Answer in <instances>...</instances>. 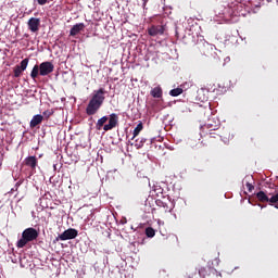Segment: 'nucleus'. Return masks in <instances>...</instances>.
Segmentation results:
<instances>
[{
  "mask_svg": "<svg viewBox=\"0 0 278 278\" xmlns=\"http://www.w3.org/2000/svg\"><path fill=\"white\" fill-rule=\"evenodd\" d=\"M108 91H105L104 88H100L98 90L93 91V94L91 99L89 100V103L86 108V114L87 116H94L99 110H101V105L105 102V94Z\"/></svg>",
  "mask_w": 278,
  "mask_h": 278,
  "instance_id": "nucleus-1",
  "label": "nucleus"
},
{
  "mask_svg": "<svg viewBox=\"0 0 278 278\" xmlns=\"http://www.w3.org/2000/svg\"><path fill=\"white\" fill-rule=\"evenodd\" d=\"M118 126V114L112 113L109 117L103 116L100 119H98L96 124V129L98 131H101L103 129L104 131H112V129L116 128Z\"/></svg>",
  "mask_w": 278,
  "mask_h": 278,
  "instance_id": "nucleus-2",
  "label": "nucleus"
},
{
  "mask_svg": "<svg viewBox=\"0 0 278 278\" xmlns=\"http://www.w3.org/2000/svg\"><path fill=\"white\" fill-rule=\"evenodd\" d=\"M55 71V65L51 63V61H45L40 65L36 64L31 72L30 77L31 79H37L38 75L41 77H47V75H51Z\"/></svg>",
  "mask_w": 278,
  "mask_h": 278,
  "instance_id": "nucleus-3",
  "label": "nucleus"
},
{
  "mask_svg": "<svg viewBox=\"0 0 278 278\" xmlns=\"http://www.w3.org/2000/svg\"><path fill=\"white\" fill-rule=\"evenodd\" d=\"M38 236H40V233L38 232V230H36V228H26L22 232V238L16 243L17 249H24L28 242H34V240H38Z\"/></svg>",
  "mask_w": 278,
  "mask_h": 278,
  "instance_id": "nucleus-4",
  "label": "nucleus"
},
{
  "mask_svg": "<svg viewBox=\"0 0 278 278\" xmlns=\"http://www.w3.org/2000/svg\"><path fill=\"white\" fill-rule=\"evenodd\" d=\"M256 199L261 203H278V193H275L273 197L268 198V194L264 191H258L256 193Z\"/></svg>",
  "mask_w": 278,
  "mask_h": 278,
  "instance_id": "nucleus-5",
  "label": "nucleus"
},
{
  "mask_svg": "<svg viewBox=\"0 0 278 278\" xmlns=\"http://www.w3.org/2000/svg\"><path fill=\"white\" fill-rule=\"evenodd\" d=\"M78 233L79 232L77 231V229L68 228L63 233L59 235V237H56V242L59 240H62V241L75 240V238L78 236Z\"/></svg>",
  "mask_w": 278,
  "mask_h": 278,
  "instance_id": "nucleus-6",
  "label": "nucleus"
},
{
  "mask_svg": "<svg viewBox=\"0 0 278 278\" xmlns=\"http://www.w3.org/2000/svg\"><path fill=\"white\" fill-rule=\"evenodd\" d=\"M24 166L30 168L31 173H36V167L38 166V157L28 156L23 162Z\"/></svg>",
  "mask_w": 278,
  "mask_h": 278,
  "instance_id": "nucleus-7",
  "label": "nucleus"
},
{
  "mask_svg": "<svg viewBox=\"0 0 278 278\" xmlns=\"http://www.w3.org/2000/svg\"><path fill=\"white\" fill-rule=\"evenodd\" d=\"M166 28H164V25H152L149 29H148V34L149 36H162L164 35Z\"/></svg>",
  "mask_w": 278,
  "mask_h": 278,
  "instance_id": "nucleus-8",
  "label": "nucleus"
},
{
  "mask_svg": "<svg viewBox=\"0 0 278 278\" xmlns=\"http://www.w3.org/2000/svg\"><path fill=\"white\" fill-rule=\"evenodd\" d=\"M28 28L33 34H36L40 29V18L37 17H30L28 20Z\"/></svg>",
  "mask_w": 278,
  "mask_h": 278,
  "instance_id": "nucleus-9",
  "label": "nucleus"
},
{
  "mask_svg": "<svg viewBox=\"0 0 278 278\" xmlns=\"http://www.w3.org/2000/svg\"><path fill=\"white\" fill-rule=\"evenodd\" d=\"M42 121H45V116H42L41 114H37V115L33 116V118L29 123L30 129L38 127V125H40L42 123Z\"/></svg>",
  "mask_w": 278,
  "mask_h": 278,
  "instance_id": "nucleus-10",
  "label": "nucleus"
},
{
  "mask_svg": "<svg viewBox=\"0 0 278 278\" xmlns=\"http://www.w3.org/2000/svg\"><path fill=\"white\" fill-rule=\"evenodd\" d=\"M84 29H86V25L84 23H78L71 28L70 36H77V34L84 31Z\"/></svg>",
  "mask_w": 278,
  "mask_h": 278,
  "instance_id": "nucleus-11",
  "label": "nucleus"
},
{
  "mask_svg": "<svg viewBox=\"0 0 278 278\" xmlns=\"http://www.w3.org/2000/svg\"><path fill=\"white\" fill-rule=\"evenodd\" d=\"M199 51L201 53V55H210V51H212V46H210V43H203L201 46H199Z\"/></svg>",
  "mask_w": 278,
  "mask_h": 278,
  "instance_id": "nucleus-12",
  "label": "nucleus"
},
{
  "mask_svg": "<svg viewBox=\"0 0 278 278\" xmlns=\"http://www.w3.org/2000/svg\"><path fill=\"white\" fill-rule=\"evenodd\" d=\"M150 94H151V97H153V99H162V96H163L162 87H160V86L154 87L150 91Z\"/></svg>",
  "mask_w": 278,
  "mask_h": 278,
  "instance_id": "nucleus-13",
  "label": "nucleus"
},
{
  "mask_svg": "<svg viewBox=\"0 0 278 278\" xmlns=\"http://www.w3.org/2000/svg\"><path fill=\"white\" fill-rule=\"evenodd\" d=\"M190 147L191 149H203V141H201V139H199L198 141L194 139H191Z\"/></svg>",
  "mask_w": 278,
  "mask_h": 278,
  "instance_id": "nucleus-14",
  "label": "nucleus"
},
{
  "mask_svg": "<svg viewBox=\"0 0 278 278\" xmlns=\"http://www.w3.org/2000/svg\"><path fill=\"white\" fill-rule=\"evenodd\" d=\"M28 64H29V59L26 58V59H24V60L21 61L18 67H20V70H21L22 72H24V71H27Z\"/></svg>",
  "mask_w": 278,
  "mask_h": 278,
  "instance_id": "nucleus-15",
  "label": "nucleus"
},
{
  "mask_svg": "<svg viewBox=\"0 0 278 278\" xmlns=\"http://www.w3.org/2000/svg\"><path fill=\"white\" fill-rule=\"evenodd\" d=\"M170 97H179V94H184L182 88H175L169 91Z\"/></svg>",
  "mask_w": 278,
  "mask_h": 278,
  "instance_id": "nucleus-16",
  "label": "nucleus"
},
{
  "mask_svg": "<svg viewBox=\"0 0 278 278\" xmlns=\"http://www.w3.org/2000/svg\"><path fill=\"white\" fill-rule=\"evenodd\" d=\"M143 129L142 123H139L136 128L134 129L132 132V140L134 138H137V136H139L140 131Z\"/></svg>",
  "mask_w": 278,
  "mask_h": 278,
  "instance_id": "nucleus-17",
  "label": "nucleus"
},
{
  "mask_svg": "<svg viewBox=\"0 0 278 278\" xmlns=\"http://www.w3.org/2000/svg\"><path fill=\"white\" fill-rule=\"evenodd\" d=\"M147 238H155V229L153 227L146 228Z\"/></svg>",
  "mask_w": 278,
  "mask_h": 278,
  "instance_id": "nucleus-18",
  "label": "nucleus"
},
{
  "mask_svg": "<svg viewBox=\"0 0 278 278\" xmlns=\"http://www.w3.org/2000/svg\"><path fill=\"white\" fill-rule=\"evenodd\" d=\"M136 142L137 149H142V147H144V142H147V138L137 139Z\"/></svg>",
  "mask_w": 278,
  "mask_h": 278,
  "instance_id": "nucleus-19",
  "label": "nucleus"
},
{
  "mask_svg": "<svg viewBox=\"0 0 278 278\" xmlns=\"http://www.w3.org/2000/svg\"><path fill=\"white\" fill-rule=\"evenodd\" d=\"M13 73H14V77H21V75L23 74V72H22V70H21V67L18 65H16L14 67Z\"/></svg>",
  "mask_w": 278,
  "mask_h": 278,
  "instance_id": "nucleus-20",
  "label": "nucleus"
},
{
  "mask_svg": "<svg viewBox=\"0 0 278 278\" xmlns=\"http://www.w3.org/2000/svg\"><path fill=\"white\" fill-rule=\"evenodd\" d=\"M43 116H46L47 118H51V116H53V110H47L43 112Z\"/></svg>",
  "mask_w": 278,
  "mask_h": 278,
  "instance_id": "nucleus-21",
  "label": "nucleus"
},
{
  "mask_svg": "<svg viewBox=\"0 0 278 278\" xmlns=\"http://www.w3.org/2000/svg\"><path fill=\"white\" fill-rule=\"evenodd\" d=\"M245 186H247L249 192H253V190H255V187L251 182H247Z\"/></svg>",
  "mask_w": 278,
  "mask_h": 278,
  "instance_id": "nucleus-22",
  "label": "nucleus"
},
{
  "mask_svg": "<svg viewBox=\"0 0 278 278\" xmlns=\"http://www.w3.org/2000/svg\"><path fill=\"white\" fill-rule=\"evenodd\" d=\"M37 2L39 3V5H47L49 0H37Z\"/></svg>",
  "mask_w": 278,
  "mask_h": 278,
  "instance_id": "nucleus-23",
  "label": "nucleus"
},
{
  "mask_svg": "<svg viewBox=\"0 0 278 278\" xmlns=\"http://www.w3.org/2000/svg\"><path fill=\"white\" fill-rule=\"evenodd\" d=\"M268 3H277L278 4V0H267Z\"/></svg>",
  "mask_w": 278,
  "mask_h": 278,
  "instance_id": "nucleus-24",
  "label": "nucleus"
},
{
  "mask_svg": "<svg viewBox=\"0 0 278 278\" xmlns=\"http://www.w3.org/2000/svg\"><path fill=\"white\" fill-rule=\"evenodd\" d=\"M143 8H147V1L143 2Z\"/></svg>",
  "mask_w": 278,
  "mask_h": 278,
  "instance_id": "nucleus-25",
  "label": "nucleus"
},
{
  "mask_svg": "<svg viewBox=\"0 0 278 278\" xmlns=\"http://www.w3.org/2000/svg\"><path fill=\"white\" fill-rule=\"evenodd\" d=\"M201 273H203V268L199 269V274L201 275Z\"/></svg>",
  "mask_w": 278,
  "mask_h": 278,
  "instance_id": "nucleus-26",
  "label": "nucleus"
},
{
  "mask_svg": "<svg viewBox=\"0 0 278 278\" xmlns=\"http://www.w3.org/2000/svg\"><path fill=\"white\" fill-rule=\"evenodd\" d=\"M253 140H254V138H253V137H251V138H250V142H253Z\"/></svg>",
  "mask_w": 278,
  "mask_h": 278,
  "instance_id": "nucleus-27",
  "label": "nucleus"
},
{
  "mask_svg": "<svg viewBox=\"0 0 278 278\" xmlns=\"http://www.w3.org/2000/svg\"><path fill=\"white\" fill-rule=\"evenodd\" d=\"M276 210H278V204L275 205Z\"/></svg>",
  "mask_w": 278,
  "mask_h": 278,
  "instance_id": "nucleus-28",
  "label": "nucleus"
}]
</instances>
